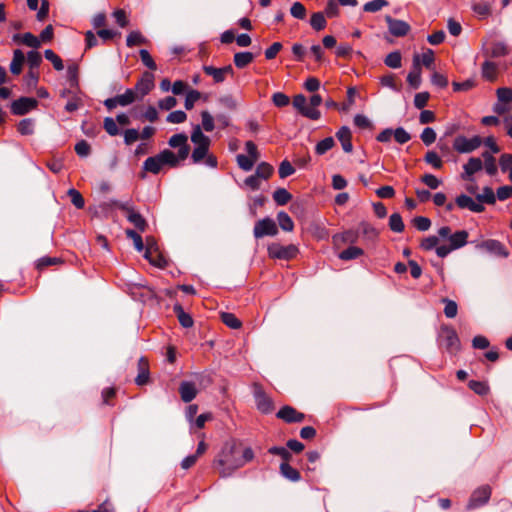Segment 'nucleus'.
<instances>
[{
	"label": "nucleus",
	"instance_id": "51",
	"mask_svg": "<svg viewBox=\"0 0 512 512\" xmlns=\"http://www.w3.org/2000/svg\"><path fill=\"white\" fill-rule=\"evenodd\" d=\"M290 14L296 19L303 20L307 15V11L301 2H295L290 8Z\"/></svg>",
	"mask_w": 512,
	"mask_h": 512
},
{
	"label": "nucleus",
	"instance_id": "5",
	"mask_svg": "<svg viewBox=\"0 0 512 512\" xmlns=\"http://www.w3.org/2000/svg\"><path fill=\"white\" fill-rule=\"evenodd\" d=\"M168 144L172 148H178L175 157L178 162L185 161L190 154V146L188 145V136L184 133L174 134L170 137Z\"/></svg>",
	"mask_w": 512,
	"mask_h": 512
},
{
	"label": "nucleus",
	"instance_id": "23",
	"mask_svg": "<svg viewBox=\"0 0 512 512\" xmlns=\"http://www.w3.org/2000/svg\"><path fill=\"white\" fill-rule=\"evenodd\" d=\"M149 380V363L148 360L144 357H141L138 361V375L135 378V382L137 385L141 386L148 382Z\"/></svg>",
	"mask_w": 512,
	"mask_h": 512
},
{
	"label": "nucleus",
	"instance_id": "2",
	"mask_svg": "<svg viewBox=\"0 0 512 512\" xmlns=\"http://www.w3.org/2000/svg\"><path fill=\"white\" fill-rule=\"evenodd\" d=\"M193 150L191 161L193 164H203L208 168L215 169L218 166L217 157L210 152L211 140L201 130L200 125H195L191 133Z\"/></svg>",
	"mask_w": 512,
	"mask_h": 512
},
{
	"label": "nucleus",
	"instance_id": "45",
	"mask_svg": "<svg viewBox=\"0 0 512 512\" xmlns=\"http://www.w3.org/2000/svg\"><path fill=\"white\" fill-rule=\"evenodd\" d=\"M138 96L133 89H127L123 94L117 95V100L120 106H127L133 103Z\"/></svg>",
	"mask_w": 512,
	"mask_h": 512
},
{
	"label": "nucleus",
	"instance_id": "58",
	"mask_svg": "<svg viewBox=\"0 0 512 512\" xmlns=\"http://www.w3.org/2000/svg\"><path fill=\"white\" fill-rule=\"evenodd\" d=\"M499 166L503 173H510V171H512V154H502L499 158Z\"/></svg>",
	"mask_w": 512,
	"mask_h": 512
},
{
	"label": "nucleus",
	"instance_id": "14",
	"mask_svg": "<svg viewBox=\"0 0 512 512\" xmlns=\"http://www.w3.org/2000/svg\"><path fill=\"white\" fill-rule=\"evenodd\" d=\"M389 32L395 37H403L406 36L410 31V25L403 21L394 19L391 16H386L385 18Z\"/></svg>",
	"mask_w": 512,
	"mask_h": 512
},
{
	"label": "nucleus",
	"instance_id": "56",
	"mask_svg": "<svg viewBox=\"0 0 512 512\" xmlns=\"http://www.w3.org/2000/svg\"><path fill=\"white\" fill-rule=\"evenodd\" d=\"M355 95H356L355 88H353V87L348 88L347 99L344 103H342L340 105L339 110L342 112H348L355 102Z\"/></svg>",
	"mask_w": 512,
	"mask_h": 512
},
{
	"label": "nucleus",
	"instance_id": "31",
	"mask_svg": "<svg viewBox=\"0 0 512 512\" xmlns=\"http://www.w3.org/2000/svg\"><path fill=\"white\" fill-rule=\"evenodd\" d=\"M482 157L484 160L483 166L485 168V171L488 175L494 176L497 174V165H496V159L492 155V153L485 151L482 153Z\"/></svg>",
	"mask_w": 512,
	"mask_h": 512
},
{
	"label": "nucleus",
	"instance_id": "36",
	"mask_svg": "<svg viewBox=\"0 0 512 512\" xmlns=\"http://www.w3.org/2000/svg\"><path fill=\"white\" fill-rule=\"evenodd\" d=\"M476 200L481 204L486 203L493 205L496 202V195L492 188L484 187L482 193L476 196Z\"/></svg>",
	"mask_w": 512,
	"mask_h": 512
},
{
	"label": "nucleus",
	"instance_id": "18",
	"mask_svg": "<svg viewBox=\"0 0 512 512\" xmlns=\"http://www.w3.org/2000/svg\"><path fill=\"white\" fill-rule=\"evenodd\" d=\"M479 247L496 256L503 258L508 257L507 250L505 249L504 245L498 240H485L479 245Z\"/></svg>",
	"mask_w": 512,
	"mask_h": 512
},
{
	"label": "nucleus",
	"instance_id": "27",
	"mask_svg": "<svg viewBox=\"0 0 512 512\" xmlns=\"http://www.w3.org/2000/svg\"><path fill=\"white\" fill-rule=\"evenodd\" d=\"M468 233L465 230L457 231L449 236L450 247L453 250L459 249L467 244Z\"/></svg>",
	"mask_w": 512,
	"mask_h": 512
},
{
	"label": "nucleus",
	"instance_id": "35",
	"mask_svg": "<svg viewBox=\"0 0 512 512\" xmlns=\"http://www.w3.org/2000/svg\"><path fill=\"white\" fill-rule=\"evenodd\" d=\"M236 161H237L239 168H241L243 171L248 172V171L252 170L254 164L258 160L254 159L253 157H251L249 155L238 154L236 156Z\"/></svg>",
	"mask_w": 512,
	"mask_h": 512
},
{
	"label": "nucleus",
	"instance_id": "47",
	"mask_svg": "<svg viewBox=\"0 0 512 512\" xmlns=\"http://www.w3.org/2000/svg\"><path fill=\"white\" fill-rule=\"evenodd\" d=\"M45 58L53 64V67L61 71L64 68L61 58L51 49H47L44 52Z\"/></svg>",
	"mask_w": 512,
	"mask_h": 512
},
{
	"label": "nucleus",
	"instance_id": "52",
	"mask_svg": "<svg viewBox=\"0 0 512 512\" xmlns=\"http://www.w3.org/2000/svg\"><path fill=\"white\" fill-rule=\"evenodd\" d=\"M17 130L21 135H31L34 131V122L32 119H23L19 122Z\"/></svg>",
	"mask_w": 512,
	"mask_h": 512
},
{
	"label": "nucleus",
	"instance_id": "42",
	"mask_svg": "<svg viewBox=\"0 0 512 512\" xmlns=\"http://www.w3.org/2000/svg\"><path fill=\"white\" fill-rule=\"evenodd\" d=\"M174 311L176 312L178 320L183 327L189 328L193 325L192 317L188 313L184 312L180 305H175Z\"/></svg>",
	"mask_w": 512,
	"mask_h": 512
},
{
	"label": "nucleus",
	"instance_id": "28",
	"mask_svg": "<svg viewBox=\"0 0 512 512\" xmlns=\"http://www.w3.org/2000/svg\"><path fill=\"white\" fill-rule=\"evenodd\" d=\"M24 61H25V56H24L23 52L19 49L14 50L13 59L10 64V71L15 75L20 74L22 71V66L24 64Z\"/></svg>",
	"mask_w": 512,
	"mask_h": 512
},
{
	"label": "nucleus",
	"instance_id": "9",
	"mask_svg": "<svg viewBox=\"0 0 512 512\" xmlns=\"http://www.w3.org/2000/svg\"><path fill=\"white\" fill-rule=\"evenodd\" d=\"M253 395L255 398L257 409L264 414L273 411L274 405L272 399L265 393L262 386L259 384L253 385Z\"/></svg>",
	"mask_w": 512,
	"mask_h": 512
},
{
	"label": "nucleus",
	"instance_id": "7",
	"mask_svg": "<svg viewBox=\"0 0 512 512\" xmlns=\"http://www.w3.org/2000/svg\"><path fill=\"white\" fill-rule=\"evenodd\" d=\"M293 107L304 117L311 120H318L321 113L318 109L311 107L303 94L294 96L292 101Z\"/></svg>",
	"mask_w": 512,
	"mask_h": 512
},
{
	"label": "nucleus",
	"instance_id": "20",
	"mask_svg": "<svg viewBox=\"0 0 512 512\" xmlns=\"http://www.w3.org/2000/svg\"><path fill=\"white\" fill-rule=\"evenodd\" d=\"M483 168V161L477 157H471L468 162L463 166L462 178L471 180L472 176Z\"/></svg>",
	"mask_w": 512,
	"mask_h": 512
},
{
	"label": "nucleus",
	"instance_id": "25",
	"mask_svg": "<svg viewBox=\"0 0 512 512\" xmlns=\"http://www.w3.org/2000/svg\"><path fill=\"white\" fill-rule=\"evenodd\" d=\"M481 74L485 80L494 82L498 77V65L492 61H485L482 64Z\"/></svg>",
	"mask_w": 512,
	"mask_h": 512
},
{
	"label": "nucleus",
	"instance_id": "39",
	"mask_svg": "<svg viewBox=\"0 0 512 512\" xmlns=\"http://www.w3.org/2000/svg\"><path fill=\"white\" fill-rule=\"evenodd\" d=\"M273 199L278 205L283 206L292 199V195L285 188H278L273 193Z\"/></svg>",
	"mask_w": 512,
	"mask_h": 512
},
{
	"label": "nucleus",
	"instance_id": "59",
	"mask_svg": "<svg viewBox=\"0 0 512 512\" xmlns=\"http://www.w3.org/2000/svg\"><path fill=\"white\" fill-rule=\"evenodd\" d=\"M473 11L481 18H486L491 14V7L486 2H479L473 5Z\"/></svg>",
	"mask_w": 512,
	"mask_h": 512
},
{
	"label": "nucleus",
	"instance_id": "53",
	"mask_svg": "<svg viewBox=\"0 0 512 512\" xmlns=\"http://www.w3.org/2000/svg\"><path fill=\"white\" fill-rule=\"evenodd\" d=\"M68 195L70 197V200H71L72 204L76 208L82 209L84 207L85 201H84V198H83V196L81 195V193L79 191H77L74 188H71V189L68 190Z\"/></svg>",
	"mask_w": 512,
	"mask_h": 512
},
{
	"label": "nucleus",
	"instance_id": "21",
	"mask_svg": "<svg viewBox=\"0 0 512 512\" xmlns=\"http://www.w3.org/2000/svg\"><path fill=\"white\" fill-rule=\"evenodd\" d=\"M336 137L341 143L343 150L346 153H350L353 150L352 145V134L350 129L347 126H342L337 132Z\"/></svg>",
	"mask_w": 512,
	"mask_h": 512
},
{
	"label": "nucleus",
	"instance_id": "46",
	"mask_svg": "<svg viewBox=\"0 0 512 512\" xmlns=\"http://www.w3.org/2000/svg\"><path fill=\"white\" fill-rule=\"evenodd\" d=\"M125 233L126 236L133 241L135 249L138 252H142L144 250V243L141 235L132 229H127Z\"/></svg>",
	"mask_w": 512,
	"mask_h": 512
},
{
	"label": "nucleus",
	"instance_id": "57",
	"mask_svg": "<svg viewBox=\"0 0 512 512\" xmlns=\"http://www.w3.org/2000/svg\"><path fill=\"white\" fill-rule=\"evenodd\" d=\"M393 138L399 144H405L411 140V135L402 127L393 130Z\"/></svg>",
	"mask_w": 512,
	"mask_h": 512
},
{
	"label": "nucleus",
	"instance_id": "4",
	"mask_svg": "<svg viewBox=\"0 0 512 512\" xmlns=\"http://www.w3.org/2000/svg\"><path fill=\"white\" fill-rule=\"evenodd\" d=\"M439 344L450 354H456L461 349L460 339L451 327H443L439 335Z\"/></svg>",
	"mask_w": 512,
	"mask_h": 512
},
{
	"label": "nucleus",
	"instance_id": "22",
	"mask_svg": "<svg viewBox=\"0 0 512 512\" xmlns=\"http://www.w3.org/2000/svg\"><path fill=\"white\" fill-rule=\"evenodd\" d=\"M144 257L150 262V264L156 267L164 268L167 265V260L160 253L159 249H145Z\"/></svg>",
	"mask_w": 512,
	"mask_h": 512
},
{
	"label": "nucleus",
	"instance_id": "8",
	"mask_svg": "<svg viewBox=\"0 0 512 512\" xmlns=\"http://www.w3.org/2000/svg\"><path fill=\"white\" fill-rule=\"evenodd\" d=\"M482 145V139L479 136L466 138L465 136H457L453 142V148L459 153H470Z\"/></svg>",
	"mask_w": 512,
	"mask_h": 512
},
{
	"label": "nucleus",
	"instance_id": "34",
	"mask_svg": "<svg viewBox=\"0 0 512 512\" xmlns=\"http://www.w3.org/2000/svg\"><path fill=\"white\" fill-rule=\"evenodd\" d=\"M274 172V168L267 162H261L258 164L254 174L261 180H268Z\"/></svg>",
	"mask_w": 512,
	"mask_h": 512
},
{
	"label": "nucleus",
	"instance_id": "50",
	"mask_svg": "<svg viewBox=\"0 0 512 512\" xmlns=\"http://www.w3.org/2000/svg\"><path fill=\"white\" fill-rule=\"evenodd\" d=\"M222 322L232 329H238L241 327V321L232 313H222Z\"/></svg>",
	"mask_w": 512,
	"mask_h": 512
},
{
	"label": "nucleus",
	"instance_id": "41",
	"mask_svg": "<svg viewBox=\"0 0 512 512\" xmlns=\"http://www.w3.org/2000/svg\"><path fill=\"white\" fill-rule=\"evenodd\" d=\"M277 220L282 230L291 232L294 229V222L287 213L279 212Z\"/></svg>",
	"mask_w": 512,
	"mask_h": 512
},
{
	"label": "nucleus",
	"instance_id": "49",
	"mask_svg": "<svg viewBox=\"0 0 512 512\" xmlns=\"http://www.w3.org/2000/svg\"><path fill=\"white\" fill-rule=\"evenodd\" d=\"M442 302L445 304L444 307V314L447 318H454L457 315L458 312V306L457 303L453 300H450L448 298H443Z\"/></svg>",
	"mask_w": 512,
	"mask_h": 512
},
{
	"label": "nucleus",
	"instance_id": "40",
	"mask_svg": "<svg viewBox=\"0 0 512 512\" xmlns=\"http://www.w3.org/2000/svg\"><path fill=\"white\" fill-rule=\"evenodd\" d=\"M310 25L316 31L323 30L327 25L324 14L321 12L313 13L310 19Z\"/></svg>",
	"mask_w": 512,
	"mask_h": 512
},
{
	"label": "nucleus",
	"instance_id": "64",
	"mask_svg": "<svg viewBox=\"0 0 512 512\" xmlns=\"http://www.w3.org/2000/svg\"><path fill=\"white\" fill-rule=\"evenodd\" d=\"M497 98L499 102L512 103V89L507 87L498 88Z\"/></svg>",
	"mask_w": 512,
	"mask_h": 512
},
{
	"label": "nucleus",
	"instance_id": "62",
	"mask_svg": "<svg viewBox=\"0 0 512 512\" xmlns=\"http://www.w3.org/2000/svg\"><path fill=\"white\" fill-rule=\"evenodd\" d=\"M117 124L118 123L113 118L106 117L104 119L103 126L109 135L116 136L119 134V128H118Z\"/></svg>",
	"mask_w": 512,
	"mask_h": 512
},
{
	"label": "nucleus",
	"instance_id": "60",
	"mask_svg": "<svg viewBox=\"0 0 512 512\" xmlns=\"http://www.w3.org/2000/svg\"><path fill=\"white\" fill-rule=\"evenodd\" d=\"M425 161L433 166L435 169H440L443 165L442 159L434 151H429L425 155Z\"/></svg>",
	"mask_w": 512,
	"mask_h": 512
},
{
	"label": "nucleus",
	"instance_id": "3",
	"mask_svg": "<svg viewBox=\"0 0 512 512\" xmlns=\"http://www.w3.org/2000/svg\"><path fill=\"white\" fill-rule=\"evenodd\" d=\"M181 163L177 161L175 153L164 149L155 156L148 157L143 163V170L152 174L160 173L164 167L175 168Z\"/></svg>",
	"mask_w": 512,
	"mask_h": 512
},
{
	"label": "nucleus",
	"instance_id": "63",
	"mask_svg": "<svg viewBox=\"0 0 512 512\" xmlns=\"http://www.w3.org/2000/svg\"><path fill=\"white\" fill-rule=\"evenodd\" d=\"M200 92L197 90H190L185 97V108L191 110L194 104L200 99Z\"/></svg>",
	"mask_w": 512,
	"mask_h": 512
},
{
	"label": "nucleus",
	"instance_id": "38",
	"mask_svg": "<svg viewBox=\"0 0 512 512\" xmlns=\"http://www.w3.org/2000/svg\"><path fill=\"white\" fill-rule=\"evenodd\" d=\"M335 146L333 137H326L319 141L315 146V152L317 155H324L327 151L331 150Z\"/></svg>",
	"mask_w": 512,
	"mask_h": 512
},
{
	"label": "nucleus",
	"instance_id": "48",
	"mask_svg": "<svg viewBox=\"0 0 512 512\" xmlns=\"http://www.w3.org/2000/svg\"><path fill=\"white\" fill-rule=\"evenodd\" d=\"M388 1L386 0H372V1H369L367 2L364 6H363V10L365 12H370V13H374V12H378L380 11L382 8L388 6Z\"/></svg>",
	"mask_w": 512,
	"mask_h": 512
},
{
	"label": "nucleus",
	"instance_id": "32",
	"mask_svg": "<svg viewBox=\"0 0 512 512\" xmlns=\"http://www.w3.org/2000/svg\"><path fill=\"white\" fill-rule=\"evenodd\" d=\"M234 64L237 68L247 67L253 60L254 55L251 52H238L234 55Z\"/></svg>",
	"mask_w": 512,
	"mask_h": 512
},
{
	"label": "nucleus",
	"instance_id": "17",
	"mask_svg": "<svg viewBox=\"0 0 512 512\" xmlns=\"http://www.w3.org/2000/svg\"><path fill=\"white\" fill-rule=\"evenodd\" d=\"M491 495V490L489 486H482L476 489L470 499L469 508H475L480 505L485 504Z\"/></svg>",
	"mask_w": 512,
	"mask_h": 512
},
{
	"label": "nucleus",
	"instance_id": "1",
	"mask_svg": "<svg viewBox=\"0 0 512 512\" xmlns=\"http://www.w3.org/2000/svg\"><path fill=\"white\" fill-rule=\"evenodd\" d=\"M254 458L253 450L241 441L231 440L224 444L214 465L220 477L231 476L236 470L245 466Z\"/></svg>",
	"mask_w": 512,
	"mask_h": 512
},
{
	"label": "nucleus",
	"instance_id": "30",
	"mask_svg": "<svg viewBox=\"0 0 512 512\" xmlns=\"http://www.w3.org/2000/svg\"><path fill=\"white\" fill-rule=\"evenodd\" d=\"M127 219L140 232H144L146 230L147 222L139 212H137L135 210L128 211Z\"/></svg>",
	"mask_w": 512,
	"mask_h": 512
},
{
	"label": "nucleus",
	"instance_id": "13",
	"mask_svg": "<svg viewBox=\"0 0 512 512\" xmlns=\"http://www.w3.org/2000/svg\"><path fill=\"white\" fill-rule=\"evenodd\" d=\"M154 88V75L151 72H144L135 85V93L138 97L146 96Z\"/></svg>",
	"mask_w": 512,
	"mask_h": 512
},
{
	"label": "nucleus",
	"instance_id": "12",
	"mask_svg": "<svg viewBox=\"0 0 512 512\" xmlns=\"http://www.w3.org/2000/svg\"><path fill=\"white\" fill-rule=\"evenodd\" d=\"M203 71L206 75L211 76L215 83H222L225 81L227 76L234 75V69L231 65H227L222 68H216L213 66H204Z\"/></svg>",
	"mask_w": 512,
	"mask_h": 512
},
{
	"label": "nucleus",
	"instance_id": "55",
	"mask_svg": "<svg viewBox=\"0 0 512 512\" xmlns=\"http://www.w3.org/2000/svg\"><path fill=\"white\" fill-rule=\"evenodd\" d=\"M202 125L201 130L206 132H211L214 129V118L208 111H203L201 113Z\"/></svg>",
	"mask_w": 512,
	"mask_h": 512
},
{
	"label": "nucleus",
	"instance_id": "11",
	"mask_svg": "<svg viewBox=\"0 0 512 512\" xmlns=\"http://www.w3.org/2000/svg\"><path fill=\"white\" fill-rule=\"evenodd\" d=\"M38 101L34 98L21 97L15 100L11 105V111L15 115H25L36 108Z\"/></svg>",
	"mask_w": 512,
	"mask_h": 512
},
{
	"label": "nucleus",
	"instance_id": "33",
	"mask_svg": "<svg viewBox=\"0 0 512 512\" xmlns=\"http://www.w3.org/2000/svg\"><path fill=\"white\" fill-rule=\"evenodd\" d=\"M149 41L139 31H132L128 34L126 44L128 47H134L138 45H146Z\"/></svg>",
	"mask_w": 512,
	"mask_h": 512
},
{
	"label": "nucleus",
	"instance_id": "61",
	"mask_svg": "<svg viewBox=\"0 0 512 512\" xmlns=\"http://www.w3.org/2000/svg\"><path fill=\"white\" fill-rule=\"evenodd\" d=\"M295 172V169L294 167L292 166V164L288 161V160H283L281 163H280V166H279V169H278V173H279V177L284 179L292 174H294Z\"/></svg>",
	"mask_w": 512,
	"mask_h": 512
},
{
	"label": "nucleus",
	"instance_id": "54",
	"mask_svg": "<svg viewBox=\"0 0 512 512\" xmlns=\"http://www.w3.org/2000/svg\"><path fill=\"white\" fill-rule=\"evenodd\" d=\"M469 388L478 395H486L489 392V386L482 381L471 380L468 384Z\"/></svg>",
	"mask_w": 512,
	"mask_h": 512
},
{
	"label": "nucleus",
	"instance_id": "44",
	"mask_svg": "<svg viewBox=\"0 0 512 512\" xmlns=\"http://www.w3.org/2000/svg\"><path fill=\"white\" fill-rule=\"evenodd\" d=\"M389 227L392 231L401 233L405 226L399 213H393L389 219Z\"/></svg>",
	"mask_w": 512,
	"mask_h": 512
},
{
	"label": "nucleus",
	"instance_id": "10",
	"mask_svg": "<svg viewBox=\"0 0 512 512\" xmlns=\"http://www.w3.org/2000/svg\"><path fill=\"white\" fill-rule=\"evenodd\" d=\"M253 232L256 238H262L264 236H275L278 233V228L274 220L267 217L259 220L255 224Z\"/></svg>",
	"mask_w": 512,
	"mask_h": 512
},
{
	"label": "nucleus",
	"instance_id": "43",
	"mask_svg": "<svg viewBox=\"0 0 512 512\" xmlns=\"http://www.w3.org/2000/svg\"><path fill=\"white\" fill-rule=\"evenodd\" d=\"M401 62H402V57H401L400 52H398V51L389 53L384 60V63L388 67L394 68V69L400 68Z\"/></svg>",
	"mask_w": 512,
	"mask_h": 512
},
{
	"label": "nucleus",
	"instance_id": "16",
	"mask_svg": "<svg viewBox=\"0 0 512 512\" xmlns=\"http://www.w3.org/2000/svg\"><path fill=\"white\" fill-rule=\"evenodd\" d=\"M277 417L287 423H299L304 420V414L298 412L291 406H284L281 408L277 413Z\"/></svg>",
	"mask_w": 512,
	"mask_h": 512
},
{
	"label": "nucleus",
	"instance_id": "37",
	"mask_svg": "<svg viewBox=\"0 0 512 512\" xmlns=\"http://www.w3.org/2000/svg\"><path fill=\"white\" fill-rule=\"evenodd\" d=\"M364 251L363 249L356 247V246H350L347 249L343 250L341 253H339V258L344 261L356 259L363 255Z\"/></svg>",
	"mask_w": 512,
	"mask_h": 512
},
{
	"label": "nucleus",
	"instance_id": "24",
	"mask_svg": "<svg viewBox=\"0 0 512 512\" xmlns=\"http://www.w3.org/2000/svg\"><path fill=\"white\" fill-rule=\"evenodd\" d=\"M179 393L181 399L188 403L196 397L197 389L194 383L185 381L180 384Z\"/></svg>",
	"mask_w": 512,
	"mask_h": 512
},
{
	"label": "nucleus",
	"instance_id": "19",
	"mask_svg": "<svg viewBox=\"0 0 512 512\" xmlns=\"http://www.w3.org/2000/svg\"><path fill=\"white\" fill-rule=\"evenodd\" d=\"M407 82L411 87L415 89H417L421 84V67L419 54H414L413 56V69L407 76Z\"/></svg>",
	"mask_w": 512,
	"mask_h": 512
},
{
	"label": "nucleus",
	"instance_id": "29",
	"mask_svg": "<svg viewBox=\"0 0 512 512\" xmlns=\"http://www.w3.org/2000/svg\"><path fill=\"white\" fill-rule=\"evenodd\" d=\"M280 472L283 477L292 482H297L301 478L299 471L292 467L288 462L281 463Z\"/></svg>",
	"mask_w": 512,
	"mask_h": 512
},
{
	"label": "nucleus",
	"instance_id": "26",
	"mask_svg": "<svg viewBox=\"0 0 512 512\" xmlns=\"http://www.w3.org/2000/svg\"><path fill=\"white\" fill-rule=\"evenodd\" d=\"M13 40L31 48L40 47V39L30 32L24 34H16L13 36Z\"/></svg>",
	"mask_w": 512,
	"mask_h": 512
},
{
	"label": "nucleus",
	"instance_id": "15",
	"mask_svg": "<svg viewBox=\"0 0 512 512\" xmlns=\"http://www.w3.org/2000/svg\"><path fill=\"white\" fill-rule=\"evenodd\" d=\"M455 201L456 205L461 209H468L475 213H481L485 210L483 204L479 203L478 201H475L470 196H467L465 194L459 195Z\"/></svg>",
	"mask_w": 512,
	"mask_h": 512
},
{
	"label": "nucleus",
	"instance_id": "6",
	"mask_svg": "<svg viewBox=\"0 0 512 512\" xmlns=\"http://www.w3.org/2000/svg\"><path fill=\"white\" fill-rule=\"evenodd\" d=\"M298 251V248L293 244L283 246L272 243L268 246V255L272 259L291 260L297 256Z\"/></svg>",
	"mask_w": 512,
	"mask_h": 512
}]
</instances>
